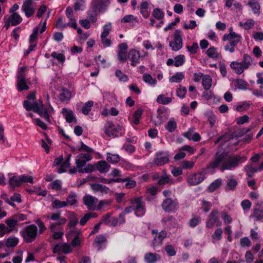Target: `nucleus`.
Here are the masks:
<instances>
[{
    "instance_id": "f257e3e1",
    "label": "nucleus",
    "mask_w": 263,
    "mask_h": 263,
    "mask_svg": "<svg viewBox=\"0 0 263 263\" xmlns=\"http://www.w3.org/2000/svg\"><path fill=\"white\" fill-rule=\"evenodd\" d=\"M247 158L240 155H228L226 153L219 154L216 153L214 158L207 166V169L214 171L215 168H218L221 172L226 170H233L238 165L245 162Z\"/></svg>"
},
{
    "instance_id": "f03ea898",
    "label": "nucleus",
    "mask_w": 263,
    "mask_h": 263,
    "mask_svg": "<svg viewBox=\"0 0 263 263\" xmlns=\"http://www.w3.org/2000/svg\"><path fill=\"white\" fill-rule=\"evenodd\" d=\"M35 95L34 92L30 93L27 97L28 100L23 102L24 108L28 111L33 110L37 113L46 121L50 122V114L53 111V107L49 105L47 108H45L41 100L34 101Z\"/></svg>"
},
{
    "instance_id": "7ed1b4c3",
    "label": "nucleus",
    "mask_w": 263,
    "mask_h": 263,
    "mask_svg": "<svg viewBox=\"0 0 263 263\" xmlns=\"http://www.w3.org/2000/svg\"><path fill=\"white\" fill-rule=\"evenodd\" d=\"M91 160L89 155L79 154L76 157V167L70 169V174H74L77 172L80 173H90L95 170V167L91 164H86V162Z\"/></svg>"
},
{
    "instance_id": "20e7f679",
    "label": "nucleus",
    "mask_w": 263,
    "mask_h": 263,
    "mask_svg": "<svg viewBox=\"0 0 263 263\" xmlns=\"http://www.w3.org/2000/svg\"><path fill=\"white\" fill-rule=\"evenodd\" d=\"M222 40L223 41L229 42V44L224 45V49L225 51L232 53L235 52V48L236 45L241 43L242 36L240 34L233 31V28L230 27L229 28V33L224 34L222 36Z\"/></svg>"
},
{
    "instance_id": "39448f33",
    "label": "nucleus",
    "mask_w": 263,
    "mask_h": 263,
    "mask_svg": "<svg viewBox=\"0 0 263 263\" xmlns=\"http://www.w3.org/2000/svg\"><path fill=\"white\" fill-rule=\"evenodd\" d=\"M24 240L27 243L33 242L37 235V228L34 224H30L25 227L21 232Z\"/></svg>"
},
{
    "instance_id": "423d86ee",
    "label": "nucleus",
    "mask_w": 263,
    "mask_h": 263,
    "mask_svg": "<svg viewBox=\"0 0 263 263\" xmlns=\"http://www.w3.org/2000/svg\"><path fill=\"white\" fill-rule=\"evenodd\" d=\"M131 204L134 207L135 215L137 217H142L146 212L145 203L142 200L141 197H137L132 198L130 200Z\"/></svg>"
},
{
    "instance_id": "0eeeda50",
    "label": "nucleus",
    "mask_w": 263,
    "mask_h": 263,
    "mask_svg": "<svg viewBox=\"0 0 263 263\" xmlns=\"http://www.w3.org/2000/svg\"><path fill=\"white\" fill-rule=\"evenodd\" d=\"M105 133L109 137H119L125 133L124 128L118 124H113L111 123H107L104 127Z\"/></svg>"
},
{
    "instance_id": "6e6552de",
    "label": "nucleus",
    "mask_w": 263,
    "mask_h": 263,
    "mask_svg": "<svg viewBox=\"0 0 263 263\" xmlns=\"http://www.w3.org/2000/svg\"><path fill=\"white\" fill-rule=\"evenodd\" d=\"M26 67H20L17 74V86L19 91L24 90H28L29 88L28 84L26 80L25 72L26 71Z\"/></svg>"
},
{
    "instance_id": "1a4fd4ad",
    "label": "nucleus",
    "mask_w": 263,
    "mask_h": 263,
    "mask_svg": "<svg viewBox=\"0 0 263 263\" xmlns=\"http://www.w3.org/2000/svg\"><path fill=\"white\" fill-rule=\"evenodd\" d=\"M169 46L172 50L175 51H178L182 48L183 41L181 37V31L177 30L174 34L173 40L170 42Z\"/></svg>"
},
{
    "instance_id": "9d476101",
    "label": "nucleus",
    "mask_w": 263,
    "mask_h": 263,
    "mask_svg": "<svg viewBox=\"0 0 263 263\" xmlns=\"http://www.w3.org/2000/svg\"><path fill=\"white\" fill-rule=\"evenodd\" d=\"M218 215V211L217 210H214L210 213L206 222V228H213L215 225L216 227L221 226V222L219 220Z\"/></svg>"
},
{
    "instance_id": "9b49d317",
    "label": "nucleus",
    "mask_w": 263,
    "mask_h": 263,
    "mask_svg": "<svg viewBox=\"0 0 263 263\" xmlns=\"http://www.w3.org/2000/svg\"><path fill=\"white\" fill-rule=\"evenodd\" d=\"M152 235H155L152 242V246L154 248L162 245L163 240L167 236V232L162 230L158 232V230L153 229L152 231Z\"/></svg>"
},
{
    "instance_id": "f8f14e48",
    "label": "nucleus",
    "mask_w": 263,
    "mask_h": 263,
    "mask_svg": "<svg viewBox=\"0 0 263 263\" xmlns=\"http://www.w3.org/2000/svg\"><path fill=\"white\" fill-rule=\"evenodd\" d=\"M205 179L203 172H198L190 174L187 179V183L190 186L197 185L201 183Z\"/></svg>"
},
{
    "instance_id": "ddd939ff",
    "label": "nucleus",
    "mask_w": 263,
    "mask_h": 263,
    "mask_svg": "<svg viewBox=\"0 0 263 263\" xmlns=\"http://www.w3.org/2000/svg\"><path fill=\"white\" fill-rule=\"evenodd\" d=\"M169 161V155L166 152H158L156 153L153 160L154 164L162 166Z\"/></svg>"
},
{
    "instance_id": "4468645a",
    "label": "nucleus",
    "mask_w": 263,
    "mask_h": 263,
    "mask_svg": "<svg viewBox=\"0 0 263 263\" xmlns=\"http://www.w3.org/2000/svg\"><path fill=\"white\" fill-rule=\"evenodd\" d=\"M73 236H74V238L71 241L72 247H77L80 246L81 242L83 239L81 232L76 230H69L66 234L67 237L70 238Z\"/></svg>"
},
{
    "instance_id": "2eb2a0df",
    "label": "nucleus",
    "mask_w": 263,
    "mask_h": 263,
    "mask_svg": "<svg viewBox=\"0 0 263 263\" xmlns=\"http://www.w3.org/2000/svg\"><path fill=\"white\" fill-rule=\"evenodd\" d=\"M71 251L72 248L70 245L65 242H60L54 245L53 248V252L58 255L67 254Z\"/></svg>"
},
{
    "instance_id": "dca6fc26",
    "label": "nucleus",
    "mask_w": 263,
    "mask_h": 263,
    "mask_svg": "<svg viewBox=\"0 0 263 263\" xmlns=\"http://www.w3.org/2000/svg\"><path fill=\"white\" fill-rule=\"evenodd\" d=\"M128 45L125 43H122L118 46V49L117 51V58L119 61L122 63H124L127 60V49Z\"/></svg>"
},
{
    "instance_id": "f3484780",
    "label": "nucleus",
    "mask_w": 263,
    "mask_h": 263,
    "mask_svg": "<svg viewBox=\"0 0 263 263\" xmlns=\"http://www.w3.org/2000/svg\"><path fill=\"white\" fill-rule=\"evenodd\" d=\"M98 199L91 195H87L83 197L84 204L91 211L97 210Z\"/></svg>"
},
{
    "instance_id": "a211bd4d",
    "label": "nucleus",
    "mask_w": 263,
    "mask_h": 263,
    "mask_svg": "<svg viewBox=\"0 0 263 263\" xmlns=\"http://www.w3.org/2000/svg\"><path fill=\"white\" fill-rule=\"evenodd\" d=\"M127 59L131 62L132 66H136L140 63L141 55L139 51L135 49H132L128 51Z\"/></svg>"
},
{
    "instance_id": "6ab92c4d",
    "label": "nucleus",
    "mask_w": 263,
    "mask_h": 263,
    "mask_svg": "<svg viewBox=\"0 0 263 263\" xmlns=\"http://www.w3.org/2000/svg\"><path fill=\"white\" fill-rule=\"evenodd\" d=\"M178 204L176 200H173L171 198H166L163 201L162 206L165 212H171L174 211L178 206Z\"/></svg>"
},
{
    "instance_id": "aec40b11",
    "label": "nucleus",
    "mask_w": 263,
    "mask_h": 263,
    "mask_svg": "<svg viewBox=\"0 0 263 263\" xmlns=\"http://www.w3.org/2000/svg\"><path fill=\"white\" fill-rule=\"evenodd\" d=\"M32 0H24L22 7V11L27 17L32 16L34 13V9L32 7Z\"/></svg>"
},
{
    "instance_id": "412c9836",
    "label": "nucleus",
    "mask_w": 263,
    "mask_h": 263,
    "mask_svg": "<svg viewBox=\"0 0 263 263\" xmlns=\"http://www.w3.org/2000/svg\"><path fill=\"white\" fill-rule=\"evenodd\" d=\"M61 213L60 212L58 213H52L50 214L47 217L52 221H57L56 222L52 223L51 224H55L56 226H60L64 225L66 222V219L64 217H61Z\"/></svg>"
},
{
    "instance_id": "4be33fe9",
    "label": "nucleus",
    "mask_w": 263,
    "mask_h": 263,
    "mask_svg": "<svg viewBox=\"0 0 263 263\" xmlns=\"http://www.w3.org/2000/svg\"><path fill=\"white\" fill-rule=\"evenodd\" d=\"M61 112L64 115L67 122L76 124L77 119L72 110H68L66 108H63Z\"/></svg>"
},
{
    "instance_id": "5701e85b",
    "label": "nucleus",
    "mask_w": 263,
    "mask_h": 263,
    "mask_svg": "<svg viewBox=\"0 0 263 263\" xmlns=\"http://www.w3.org/2000/svg\"><path fill=\"white\" fill-rule=\"evenodd\" d=\"M67 216L69 219L67 227L70 230H72L71 228H74L78 224L79 218L76 214L70 211L67 212Z\"/></svg>"
},
{
    "instance_id": "b1692460",
    "label": "nucleus",
    "mask_w": 263,
    "mask_h": 263,
    "mask_svg": "<svg viewBox=\"0 0 263 263\" xmlns=\"http://www.w3.org/2000/svg\"><path fill=\"white\" fill-rule=\"evenodd\" d=\"M9 184L12 187L20 186L22 184L20 176L15 175L13 174H9Z\"/></svg>"
},
{
    "instance_id": "393cba45",
    "label": "nucleus",
    "mask_w": 263,
    "mask_h": 263,
    "mask_svg": "<svg viewBox=\"0 0 263 263\" xmlns=\"http://www.w3.org/2000/svg\"><path fill=\"white\" fill-rule=\"evenodd\" d=\"M161 258L159 254L152 252L146 253L144 256V260L146 263H156Z\"/></svg>"
},
{
    "instance_id": "a878e982",
    "label": "nucleus",
    "mask_w": 263,
    "mask_h": 263,
    "mask_svg": "<svg viewBox=\"0 0 263 263\" xmlns=\"http://www.w3.org/2000/svg\"><path fill=\"white\" fill-rule=\"evenodd\" d=\"M111 213H108L103 216L101 220V223L106 225L116 226L118 223V220L115 217L111 216Z\"/></svg>"
},
{
    "instance_id": "bb28decb",
    "label": "nucleus",
    "mask_w": 263,
    "mask_h": 263,
    "mask_svg": "<svg viewBox=\"0 0 263 263\" xmlns=\"http://www.w3.org/2000/svg\"><path fill=\"white\" fill-rule=\"evenodd\" d=\"M247 5L251 8L253 13L257 16L260 14L261 7L259 3L255 0H249Z\"/></svg>"
},
{
    "instance_id": "cd10ccee",
    "label": "nucleus",
    "mask_w": 263,
    "mask_h": 263,
    "mask_svg": "<svg viewBox=\"0 0 263 263\" xmlns=\"http://www.w3.org/2000/svg\"><path fill=\"white\" fill-rule=\"evenodd\" d=\"M59 226L55 224H50L49 228L52 233V237L54 239H59L62 238L64 235L63 232L61 229H58Z\"/></svg>"
},
{
    "instance_id": "c85d7f7f",
    "label": "nucleus",
    "mask_w": 263,
    "mask_h": 263,
    "mask_svg": "<svg viewBox=\"0 0 263 263\" xmlns=\"http://www.w3.org/2000/svg\"><path fill=\"white\" fill-rule=\"evenodd\" d=\"M262 203L261 201H258L255 203V208L253 210V214L250 216L251 217H255L257 220L263 219V209L259 208Z\"/></svg>"
},
{
    "instance_id": "c756f323",
    "label": "nucleus",
    "mask_w": 263,
    "mask_h": 263,
    "mask_svg": "<svg viewBox=\"0 0 263 263\" xmlns=\"http://www.w3.org/2000/svg\"><path fill=\"white\" fill-rule=\"evenodd\" d=\"M110 4V0H100L95 3L94 7L99 12H104Z\"/></svg>"
},
{
    "instance_id": "7c9ffc66",
    "label": "nucleus",
    "mask_w": 263,
    "mask_h": 263,
    "mask_svg": "<svg viewBox=\"0 0 263 263\" xmlns=\"http://www.w3.org/2000/svg\"><path fill=\"white\" fill-rule=\"evenodd\" d=\"M5 17L11 23V26H16L22 21L21 16L17 13H13L10 16Z\"/></svg>"
},
{
    "instance_id": "2f4dec72",
    "label": "nucleus",
    "mask_w": 263,
    "mask_h": 263,
    "mask_svg": "<svg viewBox=\"0 0 263 263\" xmlns=\"http://www.w3.org/2000/svg\"><path fill=\"white\" fill-rule=\"evenodd\" d=\"M230 67L234 70L235 73L238 74H241L246 69V68L243 67L241 63L237 61L231 62Z\"/></svg>"
},
{
    "instance_id": "473e14b6",
    "label": "nucleus",
    "mask_w": 263,
    "mask_h": 263,
    "mask_svg": "<svg viewBox=\"0 0 263 263\" xmlns=\"http://www.w3.org/2000/svg\"><path fill=\"white\" fill-rule=\"evenodd\" d=\"M106 239L104 236L99 235L97 236L93 242V245L98 251L102 249V246L105 242Z\"/></svg>"
},
{
    "instance_id": "72a5a7b5",
    "label": "nucleus",
    "mask_w": 263,
    "mask_h": 263,
    "mask_svg": "<svg viewBox=\"0 0 263 263\" xmlns=\"http://www.w3.org/2000/svg\"><path fill=\"white\" fill-rule=\"evenodd\" d=\"M91 189L95 192H100L102 193H107L109 190V189L105 185L98 184V183H93L90 184Z\"/></svg>"
},
{
    "instance_id": "f704fd0d",
    "label": "nucleus",
    "mask_w": 263,
    "mask_h": 263,
    "mask_svg": "<svg viewBox=\"0 0 263 263\" xmlns=\"http://www.w3.org/2000/svg\"><path fill=\"white\" fill-rule=\"evenodd\" d=\"M65 203L68 205H76L78 203L77 195L76 193L71 192L70 193L67 197L66 200L65 201Z\"/></svg>"
},
{
    "instance_id": "c9c22d12",
    "label": "nucleus",
    "mask_w": 263,
    "mask_h": 263,
    "mask_svg": "<svg viewBox=\"0 0 263 263\" xmlns=\"http://www.w3.org/2000/svg\"><path fill=\"white\" fill-rule=\"evenodd\" d=\"M5 222L8 226L6 231L8 234L15 230L18 221L14 219H7Z\"/></svg>"
},
{
    "instance_id": "e433bc0d",
    "label": "nucleus",
    "mask_w": 263,
    "mask_h": 263,
    "mask_svg": "<svg viewBox=\"0 0 263 263\" xmlns=\"http://www.w3.org/2000/svg\"><path fill=\"white\" fill-rule=\"evenodd\" d=\"M110 167V165L108 164L105 161H100L97 164V170L102 173L107 172Z\"/></svg>"
},
{
    "instance_id": "4c0bfd02",
    "label": "nucleus",
    "mask_w": 263,
    "mask_h": 263,
    "mask_svg": "<svg viewBox=\"0 0 263 263\" xmlns=\"http://www.w3.org/2000/svg\"><path fill=\"white\" fill-rule=\"evenodd\" d=\"M251 105V103L250 102H243L240 104L235 105L234 107L237 111H246L249 109Z\"/></svg>"
},
{
    "instance_id": "58836bf2",
    "label": "nucleus",
    "mask_w": 263,
    "mask_h": 263,
    "mask_svg": "<svg viewBox=\"0 0 263 263\" xmlns=\"http://www.w3.org/2000/svg\"><path fill=\"white\" fill-rule=\"evenodd\" d=\"M51 205L54 209H59L67 206L65 201H61L55 198L52 199Z\"/></svg>"
},
{
    "instance_id": "ea45409f",
    "label": "nucleus",
    "mask_w": 263,
    "mask_h": 263,
    "mask_svg": "<svg viewBox=\"0 0 263 263\" xmlns=\"http://www.w3.org/2000/svg\"><path fill=\"white\" fill-rule=\"evenodd\" d=\"M71 98V94L69 90L63 89L59 96V99L62 102H67Z\"/></svg>"
},
{
    "instance_id": "a19ab883",
    "label": "nucleus",
    "mask_w": 263,
    "mask_h": 263,
    "mask_svg": "<svg viewBox=\"0 0 263 263\" xmlns=\"http://www.w3.org/2000/svg\"><path fill=\"white\" fill-rule=\"evenodd\" d=\"M143 80L146 83L152 86H156L157 83L156 79L148 73H144L143 75Z\"/></svg>"
},
{
    "instance_id": "79ce46f5",
    "label": "nucleus",
    "mask_w": 263,
    "mask_h": 263,
    "mask_svg": "<svg viewBox=\"0 0 263 263\" xmlns=\"http://www.w3.org/2000/svg\"><path fill=\"white\" fill-rule=\"evenodd\" d=\"M184 78V75L182 72H176L174 75L170 78L169 81L171 83H179Z\"/></svg>"
},
{
    "instance_id": "37998d69",
    "label": "nucleus",
    "mask_w": 263,
    "mask_h": 263,
    "mask_svg": "<svg viewBox=\"0 0 263 263\" xmlns=\"http://www.w3.org/2000/svg\"><path fill=\"white\" fill-rule=\"evenodd\" d=\"M106 160L108 162L115 164L119 162L120 157L118 154H113L108 153H107Z\"/></svg>"
},
{
    "instance_id": "c03bdc74",
    "label": "nucleus",
    "mask_w": 263,
    "mask_h": 263,
    "mask_svg": "<svg viewBox=\"0 0 263 263\" xmlns=\"http://www.w3.org/2000/svg\"><path fill=\"white\" fill-rule=\"evenodd\" d=\"M177 128V123L174 119L170 120L165 125V128L170 133L174 132Z\"/></svg>"
},
{
    "instance_id": "a18cd8bd",
    "label": "nucleus",
    "mask_w": 263,
    "mask_h": 263,
    "mask_svg": "<svg viewBox=\"0 0 263 263\" xmlns=\"http://www.w3.org/2000/svg\"><path fill=\"white\" fill-rule=\"evenodd\" d=\"M222 180L220 178H218L211 183L208 186V190L210 192H213L217 189L222 184Z\"/></svg>"
},
{
    "instance_id": "49530a36",
    "label": "nucleus",
    "mask_w": 263,
    "mask_h": 263,
    "mask_svg": "<svg viewBox=\"0 0 263 263\" xmlns=\"http://www.w3.org/2000/svg\"><path fill=\"white\" fill-rule=\"evenodd\" d=\"M208 56L212 59H216L218 57L217 48L214 47H211L206 52Z\"/></svg>"
},
{
    "instance_id": "de8ad7c7",
    "label": "nucleus",
    "mask_w": 263,
    "mask_h": 263,
    "mask_svg": "<svg viewBox=\"0 0 263 263\" xmlns=\"http://www.w3.org/2000/svg\"><path fill=\"white\" fill-rule=\"evenodd\" d=\"M243 60L241 62L245 68L247 69L252 64V60L251 57L247 54L243 55Z\"/></svg>"
},
{
    "instance_id": "09e8293b",
    "label": "nucleus",
    "mask_w": 263,
    "mask_h": 263,
    "mask_svg": "<svg viewBox=\"0 0 263 263\" xmlns=\"http://www.w3.org/2000/svg\"><path fill=\"white\" fill-rule=\"evenodd\" d=\"M212 78L208 75H205L202 78V85L205 90H209L212 85Z\"/></svg>"
},
{
    "instance_id": "8fccbe9b",
    "label": "nucleus",
    "mask_w": 263,
    "mask_h": 263,
    "mask_svg": "<svg viewBox=\"0 0 263 263\" xmlns=\"http://www.w3.org/2000/svg\"><path fill=\"white\" fill-rule=\"evenodd\" d=\"M93 105V102L92 101H89L86 102L82 108V112L85 115H87L91 110Z\"/></svg>"
},
{
    "instance_id": "3c124183",
    "label": "nucleus",
    "mask_w": 263,
    "mask_h": 263,
    "mask_svg": "<svg viewBox=\"0 0 263 263\" xmlns=\"http://www.w3.org/2000/svg\"><path fill=\"white\" fill-rule=\"evenodd\" d=\"M172 101V98L166 97L164 95H160L157 98V102L163 105H166Z\"/></svg>"
},
{
    "instance_id": "603ef678",
    "label": "nucleus",
    "mask_w": 263,
    "mask_h": 263,
    "mask_svg": "<svg viewBox=\"0 0 263 263\" xmlns=\"http://www.w3.org/2000/svg\"><path fill=\"white\" fill-rule=\"evenodd\" d=\"M18 242V239L16 237H9L6 240V246L8 248H13L15 247Z\"/></svg>"
},
{
    "instance_id": "864d4df0",
    "label": "nucleus",
    "mask_w": 263,
    "mask_h": 263,
    "mask_svg": "<svg viewBox=\"0 0 263 263\" xmlns=\"http://www.w3.org/2000/svg\"><path fill=\"white\" fill-rule=\"evenodd\" d=\"M138 21L137 18L132 14L125 15L121 20V23H137Z\"/></svg>"
},
{
    "instance_id": "5fc2aeb1",
    "label": "nucleus",
    "mask_w": 263,
    "mask_h": 263,
    "mask_svg": "<svg viewBox=\"0 0 263 263\" xmlns=\"http://www.w3.org/2000/svg\"><path fill=\"white\" fill-rule=\"evenodd\" d=\"M41 26V23L38 25V26L33 28L32 33L30 35V37H29L30 43H35V42L37 39V33H38L39 30Z\"/></svg>"
},
{
    "instance_id": "6e6d98bb",
    "label": "nucleus",
    "mask_w": 263,
    "mask_h": 263,
    "mask_svg": "<svg viewBox=\"0 0 263 263\" xmlns=\"http://www.w3.org/2000/svg\"><path fill=\"white\" fill-rule=\"evenodd\" d=\"M51 57L53 59L57 60L60 63H63L65 61V57L64 54L62 53H58L57 52L53 51L51 54Z\"/></svg>"
},
{
    "instance_id": "4d7b16f0",
    "label": "nucleus",
    "mask_w": 263,
    "mask_h": 263,
    "mask_svg": "<svg viewBox=\"0 0 263 263\" xmlns=\"http://www.w3.org/2000/svg\"><path fill=\"white\" fill-rule=\"evenodd\" d=\"M85 8V0H76L74 4L75 11L84 10Z\"/></svg>"
},
{
    "instance_id": "13d9d810",
    "label": "nucleus",
    "mask_w": 263,
    "mask_h": 263,
    "mask_svg": "<svg viewBox=\"0 0 263 263\" xmlns=\"http://www.w3.org/2000/svg\"><path fill=\"white\" fill-rule=\"evenodd\" d=\"M97 214L96 213H87L85 214L81 219L80 221V223L81 226H84L86 222L88 221V220H89L92 217H96Z\"/></svg>"
},
{
    "instance_id": "bf43d9fd",
    "label": "nucleus",
    "mask_w": 263,
    "mask_h": 263,
    "mask_svg": "<svg viewBox=\"0 0 263 263\" xmlns=\"http://www.w3.org/2000/svg\"><path fill=\"white\" fill-rule=\"evenodd\" d=\"M237 185V181L233 177L229 178L227 182V187L231 190H234Z\"/></svg>"
},
{
    "instance_id": "052dcab7",
    "label": "nucleus",
    "mask_w": 263,
    "mask_h": 263,
    "mask_svg": "<svg viewBox=\"0 0 263 263\" xmlns=\"http://www.w3.org/2000/svg\"><path fill=\"white\" fill-rule=\"evenodd\" d=\"M153 16L157 20H162L164 16L163 12L159 8H155L152 12Z\"/></svg>"
},
{
    "instance_id": "680f3d73",
    "label": "nucleus",
    "mask_w": 263,
    "mask_h": 263,
    "mask_svg": "<svg viewBox=\"0 0 263 263\" xmlns=\"http://www.w3.org/2000/svg\"><path fill=\"white\" fill-rule=\"evenodd\" d=\"M247 174L249 177H252L254 173L259 171L258 168L254 167L252 165L248 164L245 166Z\"/></svg>"
},
{
    "instance_id": "e2e57ef3",
    "label": "nucleus",
    "mask_w": 263,
    "mask_h": 263,
    "mask_svg": "<svg viewBox=\"0 0 263 263\" xmlns=\"http://www.w3.org/2000/svg\"><path fill=\"white\" fill-rule=\"evenodd\" d=\"M143 110L141 109H138L135 111L133 119V123L135 125H138L139 123L140 119L142 114Z\"/></svg>"
},
{
    "instance_id": "0e129e2a",
    "label": "nucleus",
    "mask_w": 263,
    "mask_h": 263,
    "mask_svg": "<svg viewBox=\"0 0 263 263\" xmlns=\"http://www.w3.org/2000/svg\"><path fill=\"white\" fill-rule=\"evenodd\" d=\"M187 92L186 88L183 86L179 85L176 89V95L180 98H184Z\"/></svg>"
},
{
    "instance_id": "69168bd1",
    "label": "nucleus",
    "mask_w": 263,
    "mask_h": 263,
    "mask_svg": "<svg viewBox=\"0 0 263 263\" xmlns=\"http://www.w3.org/2000/svg\"><path fill=\"white\" fill-rule=\"evenodd\" d=\"M112 26L110 22L105 24L103 27V31L101 34V36H107L111 30Z\"/></svg>"
},
{
    "instance_id": "338daca9",
    "label": "nucleus",
    "mask_w": 263,
    "mask_h": 263,
    "mask_svg": "<svg viewBox=\"0 0 263 263\" xmlns=\"http://www.w3.org/2000/svg\"><path fill=\"white\" fill-rule=\"evenodd\" d=\"M185 62V57L184 55L180 54L174 58V66L179 67L182 65Z\"/></svg>"
},
{
    "instance_id": "774afa93",
    "label": "nucleus",
    "mask_w": 263,
    "mask_h": 263,
    "mask_svg": "<svg viewBox=\"0 0 263 263\" xmlns=\"http://www.w3.org/2000/svg\"><path fill=\"white\" fill-rule=\"evenodd\" d=\"M200 221L201 219L200 217L197 216H194L189 220L188 224L191 228H195L200 223Z\"/></svg>"
}]
</instances>
